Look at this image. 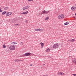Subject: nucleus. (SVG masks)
<instances>
[{"mask_svg": "<svg viewBox=\"0 0 76 76\" xmlns=\"http://www.w3.org/2000/svg\"><path fill=\"white\" fill-rule=\"evenodd\" d=\"M15 46L13 45H11L9 47V49L10 51H13L15 50Z\"/></svg>", "mask_w": 76, "mask_h": 76, "instance_id": "f257e3e1", "label": "nucleus"}, {"mask_svg": "<svg viewBox=\"0 0 76 76\" xmlns=\"http://www.w3.org/2000/svg\"><path fill=\"white\" fill-rule=\"evenodd\" d=\"M58 47H59V44H55L53 45V48L54 49H57Z\"/></svg>", "mask_w": 76, "mask_h": 76, "instance_id": "f03ea898", "label": "nucleus"}, {"mask_svg": "<svg viewBox=\"0 0 76 76\" xmlns=\"http://www.w3.org/2000/svg\"><path fill=\"white\" fill-rule=\"evenodd\" d=\"M64 18V14H61L59 15V17H58V19H63Z\"/></svg>", "mask_w": 76, "mask_h": 76, "instance_id": "7ed1b4c3", "label": "nucleus"}, {"mask_svg": "<svg viewBox=\"0 0 76 76\" xmlns=\"http://www.w3.org/2000/svg\"><path fill=\"white\" fill-rule=\"evenodd\" d=\"M12 14V12H8L6 14V16H9Z\"/></svg>", "mask_w": 76, "mask_h": 76, "instance_id": "20e7f679", "label": "nucleus"}, {"mask_svg": "<svg viewBox=\"0 0 76 76\" xmlns=\"http://www.w3.org/2000/svg\"><path fill=\"white\" fill-rule=\"evenodd\" d=\"M30 53H29L28 52L24 54V56H30Z\"/></svg>", "mask_w": 76, "mask_h": 76, "instance_id": "39448f33", "label": "nucleus"}, {"mask_svg": "<svg viewBox=\"0 0 76 76\" xmlns=\"http://www.w3.org/2000/svg\"><path fill=\"white\" fill-rule=\"evenodd\" d=\"M49 12H50V11H46L45 10H44L43 11H42V13H45V14H47L49 13Z\"/></svg>", "mask_w": 76, "mask_h": 76, "instance_id": "423d86ee", "label": "nucleus"}, {"mask_svg": "<svg viewBox=\"0 0 76 76\" xmlns=\"http://www.w3.org/2000/svg\"><path fill=\"white\" fill-rule=\"evenodd\" d=\"M28 13V11H27L26 12H25L22 13H21V15H26Z\"/></svg>", "mask_w": 76, "mask_h": 76, "instance_id": "0eeeda50", "label": "nucleus"}, {"mask_svg": "<svg viewBox=\"0 0 76 76\" xmlns=\"http://www.w3.org/2000/svg\"><path fill=\"white\" fill-rule=\"evenodd\" d=\"M71 10L72 11H74L76 10V8L75 7H72L71 8Z\"/></svg>", "mask_w": 76, "mask_h": 76, "instance_id": "6e6552de", "label": "nucleus"}, {"mask_svg": "<svg viewBox=\"0 0 76 76\" xmlns=\"http://www.w3.org/2000/svg\"><path fill=\"white\" fill-rule=\"evenodd\" d=\"M22 60H19L18 59H16L14 60V61L15 62H18V61H22Z\"/></svg>", "mask_w": 76, "mask_h": 76, "instance_id": "1a4fd4ad", "label": "nucleus"}, {"mask_svg": "<svg viewBox=\"0 0 76 76\" xmlns=\"http://www.w3.org/2000/svg\"><path fill=\"white\" fill-rule=\"evenodd\" d=\"M72 62L76 64V59L74 58L72 60Z\"/></svg>", "mask_w": 76, "mask_h": 76, "instance_id": "9d476101", "label": "nucleus"}, {"mask_svg": "<svg viewBox=\"0 0 76 76\" xmlns=\"http://www.w3.org/2000/svg\"><path fill=\"white\" fill-rule=\"evenodd\" d=\"M9 9V7H6L4 8V10L6 11V10H8V9Z\"/></svg>", "mask_w": 76, "mask_h": 76, "instance_id": "9b49d317", "label": "nucleus"}, {"mask_svg": "<svg viewBox=\"0 0 76 76\" xmlns=\"http://www.w3.org/2000/svg\"><path fill=\"white\" fill-rule=\"evenodd\" d=\"M20 26V25L19 24H14V26H16V27L19 26Z\"/></svg>", "mask_w": 76, "mask_h": 76, "instance_id": "f8f14e48", "label": "nucleus"}, {"mask_svg": "<svg viewBox=\"0 0 76 76\" xmlns=\"http://www.w3.org/2000/svg\"><path fill=\"white\" fill-rule=\"evenodd\" d=\"M40 44L41 45V47H42V48H43V47L44 46V43L42 42L40 43Z\"/></svg>", "mask_w": 76, "mask_h": 76, "instance_id": "ddd939ff", "label": "nucleus"}, {"mask_svg": "<svg viewBox=\"0 0 76 76\" xmlns=\"http://www.w3.org/2000/svg\"><path fill=\"white\" fill-rule=\"evenodd\" d=\"M58 74H59V75H63L64 74V73H63V72H59Z\"/></svg>", "mask_w": 76, "mask_h": 76, "instance_id": "4468645a", "label": "nucleus"}, {"mask_svg": "<svg viewBox=\"0 0 76 76\" xmlns=\"http://www.w3.org/2000/svg\"><path fill=\"white\" fill-rule=\"evenodd\" d=\"M30 7V6H29L28 5H27V6H26V7H23V8H26L28 9Z\"/></svg>", "mask_w": 76, "mask_h": 76, "instance_id": "2eb2a0df", "label": "nucleus"}, {"mask_svg": "<svg viewBox=\"0 0 76 76\" xmlns=\"http://www.w3.org/2000/svg\"><path fill=\"white\" fill-rule=\"evenodd\" d=\"M69 24V22H66L64 23V25H68Z\"/></svg>", "mask_w": 76, "mask_h": 76, "instance_id": "dca6fc26", "label": "nucleus"}, {"mask_svg": "<svg viewBox=\"0 0 76 76\" xmlns=\"http://www.w3.org/2000/svg\"><path fill=\"white\" fill-rule=\"evenodd\" d=\"M7 13V11H4V12H2V14L4 15H5V14L6 13Z\"/></svg>", "mask_w": 76, "mask_h": 76, "instance_id": "f3484780", "label": "nucleus"}, {"mask_svg": "<svg viewBox=\"0 0 76 76\" xmlns=\"http://www.w3.org/2000/svg\"><path fill=\"white\" fill-rule=\"evenodd\" d=\"M69 41L72 42H74V41H75V40H74V39H72V40H69Z\"/></svg>", "mask_w": 76, "mask_h": 76, "instance_id": "a211bd4d", "label": "nucleus"}, {"mask_svg": "<svg viewBox=\"0 0 76 76\" xmlns=\"http://www.w3.org/2000/svg\"><path fill=\"white\" fill-rule=\"evenodd\" d=\"M38 29L39 30V31H43L44 30L43 29H40V28H38Z\"/></svg>", "mask_w": 76, "mask_h": 76, "instance_id": "6ab92c4d", "label": "nucleus"}, {"mask_svg": "<svg viewBox=\"0 0 76 76\" xmlns=\"http://www.w3.org/2000/svg\"><path fill=\"white\" fill-rule=\"evenodd\" d=\"M50 49L49 48H48L47 50H46V52H48L50 51Z\"/></svg>", "mask_w": 76, "mask_h": 76, "instance_id": "aec40b11", "label": "nucleus"}, {"mask_svg": "<svg viewBox=\"0 0 76 76\" xmlns=\"http://www.w3.org/2000/svg\"><path fill=\"white\" fill-rule=\"evenodd\" d=\"M12 44L13 45L17 44V43L16 42H12Z\"/></svg>", "mask_w": 76, "mask_h": 76, "instance_id": "412c9836", "label": "nucleus"}, {"mask_svg": "<svg viewBox=\"0 0 76 76\" xmlns=\"http://www.w3.org/2000/svg\"><path fill=\"white\" fill-rule=\"evenodd\" d=\"M27 9H28V8H26L25 7H23V10H25Z\"/></svg>", "mask_w": 76, "mask_h": 76, "instance_id": "4be33fe9", "label": "nucleus"}, {"mask_svg": "<svg viewBox=\"0 0 76 76\" xmlns=\"http://www.w3.org/2000/svg\"><path fill=\"white\" fill-rule=\"evenodd\" d=\"M35 31H39L38 28H36V29H35Z\"/></svg>", "mask_w": 76, "mask_h": 76, "instance_id": "5701e85b", "label": "nucleus"}, {"mask_svg": "<svg viewBox=\"0 0 76 76\" xmlns=\"http://www.w3.org/2000/svg\"><path fill=\"white\" fill-rule=\"evenodd\" d=\"M49 19V17H46V19H45V20H47Z\"/></svg>", "mask_w": 76, "mask_h": 76, "instance_id": "b1692460", "label": "nucleus"}, {"mask_svg": "<svg viewBox=\"0 0 76 76\" xmlns=\"http://www.w3.org/2000/svg\"><path fill=\"white\" fill-rule=\"evenodd\" d=\"M3 48H6V45H4Z\"/></svg>", "mask_w": 76, "mask_h": 76, "instance_id": "393cba45", "label": "nucleus"}, {"mask_svg": "<svg viewBox=\"0 0 76 76\" xmlns=\"http://www.w3.org/2000/svg\"><path fill=\"white\" fill-rule=\"evenodd\" d=\"M23 42H21L20 45H23Z\"/></svg>", "mask_w": 76, "mask_h": 76, "instance_id": "a878e982", "label": "nucleus"}, {"mask_svg": "<svg viewBox=\"0 0 76 76\" xmlns=\"http://www.w3.org/2000/svg\"><path fill=\"white\" fill-rule=\"evenodd\" d=\"M34 0H28V1L29 2H31L33 1Z\"/></svg>", "mask_w": 76, "mask_h": 76, "instance_id": "bb28decb", "label": "nucleus"}, {"mask_svg": "<svg viewBox=\"0 0 76 76\" xmlns=\"http://www.w3.org/2000/svg\"><path fill=\"white\" fill-rule=\"evenodd\" d=\"M72 75H74V76H76V74H72Z\"/></svg>", "mask_w": 76, "mask_h": 76, "instance_id": "cd10ccee", "label": "nucleus"}, {"mask_svg": "<svg viewBox=\"0 0 76 76\" xmlns=\"http://www.w3.org/2000/svg\"><path fill=\"white\" fill-rule=\"evenodd\" d=\"M2 11H3L2 10H0V12H2Z\"/></svg>", "mask_w": 76, "mask_h": 76, "instance_id": "c85d7f7f", "label": "nucleus"}, {"mask_svg": "<svg viewBox=\"0 0 76 76\" xmlns=\"http://www.w3.org/2000/svg\"><path fill=\"white\" fill-rule=\"evenodd\" d=\"M15 21H14V22H16V19H15Z\"/></svg>", "mask_w": 76, "mask_h": 76, "instance_id": "c756f323", "label": "nucleus"}, {"mask_svg": "<svg viewBox=\"0 0 76 76\" xmlns=\"http://www.w3.org/2000/svg\"><path fill=\"white\" fill-rule=\"evenodd\" d=\"M28 21L27 20H26V21H25V22H26V23H27Z\"/></svg>", "mask_w": 76, "mask_h": 76, "instance_id": "7c9ffc66", "label": "nucleus"}, {"mask_svg": "<svg viewBox=\"0 0 76 76\" xmlns=\"http://www.w3.org/2000/svg\"><path fill=\"white\" fill-rule=\"evenodd\" d=\"M32 66V64H31V65H30V66Z\"/></svg>", "mask_w": 76, "mask_h": 76, "instance_id": "2f4dec72", "label": "nucleus"}, {"mask_svg": "<svg viewBox=\"0 0 76 76\" xmlns=\"http://www.w3.org/2000/svg\"><path fill=\"white\" fill-rule=\"evenodd\" d=\"M75 6H76V4H75Z\"/></svg>", "mask_w": 76, "mask_h": 76, "instance_id": "473e14b6", "label": "nucleus"}, {"mask_svg": "<svg viewBox=\"0 0 76 76\" xmlns=\"http://www.w3.org/2000/svg\"><path fill=\"white\" fill-rule=\"evenodd\" d=\"M43 76H45V75H43Z\"/></svg>", "mask_w": 76, "mask_h": 76, "instance_id": "72a5a7b5", "label": "nucleus"}, {"mask_svg": "<svg viewBox=\"0 0 76 76\" xmlns=\"http://www.w3.org/2000/svg\"><path fill=\"white\" fill-rule=\"evenodd\" d=\"M75 15H76V13H75Z\"/></svg>", "mask_w": 76, "mask_h": 76, "instance_id": "f704fd0d", "label": "nucleus"}, {"mask_svg": "<svg viewBox=\"0 0 76 76\" xmlns=\"http://www.w3.org/2000/svg\"><path fill=\"white\" fill-rule=\"evenodd\" d=\"M20 57H22V56H20Z\"/></svg>", "mask_w": 76, "mask_h": 76, "instance_id": "c9c22d12", "label": "nucleus"}, {"mask_svg": "<svg viewBox=\"0 0 76 76\" xmlns=\"http://www.w3.org/2000/svg\"><path fill=\"white\" fill-rule=\"evenodd\" d=\"M43 65H44V64Z\"/></svg>", "mask_w": 76, "mask_h": 76, "instance_id": "e433bc0d", "label": "nucleus"}]
</instances>
